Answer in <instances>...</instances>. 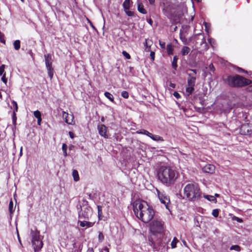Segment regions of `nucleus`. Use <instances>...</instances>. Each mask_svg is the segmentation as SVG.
<instances>
[{
	"mask_svg": "<svg viewBox=\"0 0 252 252\" xmlns=\"http://www.w3.org/2000/svg\"><path fill=\"white\" fill-rule=\"evenodd\" d=\"M132 207L136 217L145 223L150 221L155 215L153 207L146 201L136 200L132 203Z\"/></svg>",
	"mask_w": 252,
	"mask_h": 252,
	"instance_id": "nucleus-1",
	"label": "nucleus"
},
{
	"mask_svg": "<svg viewBox=\"0 0 252 252\" xmlns=\"http://www.w3.org/2000/svg\"><path fill=\"white\" fill-rule=\"evenodd\" d=\"M157 178L164 185L170 187L174 185L179 177L178 172L169 166H161L157 170Z\"/></svg>",
	"mask_w": 252,
	"mask_h": 252,
	"instance_id": "nucleus-2",
	"label": "nucleus"
},
{
	"mask_svg": "<svg viewBox=\"0 0 252 252\" xmlns=\"http://www.w3.org/2000/svg\"><path fill=\"white\" fill-rule=\"evenodd\" d=\"M184 193L189 200L195 201L201 196V191L198 186L195 183L187 184L184 189Z\"/></svg>",
	"mask_w": 252,
	"mask_h": 252,
	"instance_id": "nucleus-3",
	"label": "nucleus"
},
{
	"mask_svg": "<svg viewBox=\"0 0 252 252\" xmlns=\"http://www.w3.org/2000/svg\"><path fill=\"white\" fill-rule=\"evenodd\" d=\"M226 82L229 86L232 87H242L252 83L250 79L239 75L227 76Z\"/></svg>",
	"mask_w": 252,
	"mask_h": 252,
	"instance_id": "nucleus-4",
	"label": "nucleus"
},
{
	"mask_svg": "<svg viewBox=\"0 0 252 252\" xmlns=\"http://www.w3.org/2000/svg\"><path fill=\"white\" fill-rule=\"evenodd\" d=\"M32 240V243L34 251L39 252L43 247V243L40 239L39 232L38 231L31 232Z\"/></svg>",
	"mask_w": 252,
	"mask_h": 252,
	"instance_id": "nucleus-5",
	"label": "nucleus"
},
{
	"mask_svg": "<svg viewBox=\"0 0 252 252\" xmlns=\"http://www.w3.org/2000/svg\"><path fill=\"white\" fill-rule=\"evenodd\" d=\"M45 62V65L48 70V74L50 78L52 79L54 75V69L52 67V59L50 54H45L44 56Z\"/></svg>",
	"mask_w": 252,
	"mask_h": 252,
	"instance_id": "nucleus-6",
	"label": "nucleus"
},
{
	"mask_svg": "<svg viewBox=\"0 0 252 252\" xmlns=\"http://www.w3.org/2000/svg\"><path fill=\"white\" fill-rule=\"evenodd\" d=\"M188 86L186 88V91L189 95L191 94L194 91V87L196 82V76L194 75H191V74H188Z\"/></svg>",
	"mask_w": 252,
	"mask_h": 252,
	"instance_id": "nucleus-7",
	"label": "nucleus"
},
{
	"mask_svg": "<svg viewBox=\"0 0 252 252\" xmlns=\"http://www.w3.org/2000/svg\"><path fill=\"white\" fill-rule=\"evenodd\" d=\"M157 191L158 197L160 202L164 204L166 208L169 210V204L170 203L169 198L166 195V193L163 191H160L157 189Z\"/></svg>",
	"mask_w": 252,
	"mask_h": 252,
	"instance_id": "nucleus-8",
	"label": "nucleus"
},
{
	"mask_svg": "<svg viewBox=\"0 0 252 252\" xmlns=\"http://www.w3.org/2000/svg\"><path fill=\"white\" fill-rule=\"evenodd\" d=\"M93 212L92 208L88 206H84L82 208V211L79 214L80 220H88L91 216Z\"/></svg>",
	"mask_w": 252,
	"mask_h": 252,
	"instance_id": "nucleus-9",
	"label": "nucleus"
},
{
	"mask_svg": "<svg viewBox=\"0 0 252 252\" xmlns=\"http://www.w3.org/2000/svg\"><path fill=\"white\" fill-rule=\"evenodd\" d=\"M163 223L158 220H154L150 224V228L153 233H160L162 231Z\"/></svg>",
	"mask_w": 252,
	"mask_h": 252,
	"instance_id": "nucleus-10",
	"label": "nucleus"
},
{
	"mask_svg": "<svg viewBox=\"0 0 252 252\" xmlns=\"http://www.w3.org/2000/svg\"><path fill=\"white\" fill-rule=\"evenodd\" d=\"M63 118L64 120L66 123L70 125H75L74 121V116L72 114H69L68 113L63 111Z\"/></svg>",
	"mask_w": 252,
	"mask_h": 252,
	"instance_id": "nucleus-11",
	"label": "nucleus"
},
{
	"mask_svg": "<svg viewBox=\"0 0 252 252\" xmlns=\"http://www.w3.org/2000/svg\"><path fill=\"white\" fill-rule=\"evenodd\" d=\"M150 245L153 247L154 251L162 252L165 251L167 249L166 244L162 242H160L158 246H157L153 241H151Z\"/></svg>",
	"mask_w": 252,
	"mask_h": 252,
	"instance_id": "nucleus-12",
	"label": "nucleus"
},
{
	"mask_svg": "<svg viewBox=\"0 0 252 252\" xmlns=\"http://www.w3.org/2000/svg\"><path fill=\"white\" fill-rule=\"evenodd\" d=\"M172 6L168 3H162V11L163 13L167 17L171 15L172 13Z\"/></svg>",
	"mask_w": 252,
	"mask_h": 252,
	"instance_id": "nucleus-13",
	"label": "nucleus"
},
{
	"mask_svg": "<svg viewBox=\"0 0 252 252\" xmlns=\"http://www.w3.org/2000/svg\"><path fill=\"white\" fill-rule=\"evenodd\" d=\"M97 129L99 134L101 136H103L105 138L108 137L107 134H106L107 127L104 125L101 124L98 125Z\"/></svg>",
	"mask_w": 252,
	"mask_h": 252,
	"instance_id": "nucleus-14",
	"label": "nucleus"
},
{
	"mask_svg": "<svg viewBox=\"0 0 252 252\" xmlns=\"http://www.w3.org/2000/svg\"><path fill=\"white\" fill-rule=\"evenodd\" d=\"M202 170L204 172L212 174L215 171V167L212 164H208L203 167Z\"/></svg>",
	"mask_w": 252,
	"mask_h": 252,
	"instance_id": "nucleus-15",
	"label": "nucleus"
},
{
	"mask_svg": "<svg viewBox=\"0 0 252 252\" xmlns=\"http://www.w3.org/2000/svg\"><path fill=\"white\" fill-rule=\"evenodd\" d=\"M152 43L153 42L152 40L145 39V42H144L145 51H151V46L152 45Z\"/></svg>",
	"mask_w": 252,
	"mask_h": 252,
	"instance_id": "nucleus-16",
	"label": "nucleus"
},
{
	"mask_svg": "<svg viewBox=\"0 0 252 252\" xmlns=\"http://www.w3.org/2000/svg\"><path fill=\"white\" fill-rule=\"evenodd\" d=\"M79 222L80 223V225L81 227L87 226V227H92L94 224V222H90L85 220H79Z\"/></svg>",
	"mask_w": 252,
	"mask_h": 252,
	"instance_id": "nucleus-17",
	"label": "nucleus"
},
{
	"mask_svg": "<svg viewBox=\"0 0 252 252\" xmlns=\"http://www.w3.org/2000/svg\"><path fill=\"white\" fill-rule=\"evenodd\" d=\"M153 140L157 141V142H162L164 141V139L162 137L158 135H155L151 133V135L150 137Z\"/></svg>",
	"mask_w": 252,
	"mask_h": 252,
	"instance_id": "nucleus-18",
	"label": "nucleus"
},
{
	"mask_svg": "<svg viewBox=\"0 0 252 252\" xmlns=\"http://www.w3.org/2000/svg\"><path fill=\"white\" fill-rule=\"evenodd\" d=\"M138 10L139 12L145 14L147 13V10L144 8V5L141 3H139L137 6Z\"/></svg>",
	"mask_w": 252,
	"mask_h": 252,
	"instance_id": "nucleus-19",
	"label": "nucleus"
},
{
	"mask_svg": "<svg viewBox=\"0 0 252 252\" xmlns=\"http://www.w3.org/2000/svg\"><path fill=\"white\" fill-rule=\"evenodd\" d=\"M130 5V0H125L123 4V6L124 9V10L126 9H129Z\"/></svg>",
	"mask_w": 252,
	"mask_h": 252,
	"instance_id": "nucleus-20",
	"label": "nucleus"
},
{
	"mask_svg": "<svg viewBox=\"0 0 252 252\" xmlns=\"http://www.w3.org/2000/svg\"><path fill=\"white\" fill-rule=\"evenodd\" d=\"M190 48L188 46H184L181 50V54L183 56L188 55L190 52Z\"/></svg>",
	"mask_w": 252,
	"mask_h": 252,
	"instance_id": "nucleus-21",
	"label": "nucleus"
},
{
	"mask_svg": "<svg viewBox=\"0 0 252 252\" xmlns=\"http://www.w3.org/2000/svg\"><path fill=\"white\" fill-rule=\"evenodd\" d=\"M136 133L138 134L146 135L149 137H150V136L151 135V133H150L148 131L145 130V129H140V130H137L136 131Z\"/></svg>",
	"mask_w": 252,
	"mask_h": 252,
	"instance_id": "nucleus-22",
	"label": "nucleus"
},
{
	"mask_svg": "<svg viewBox=\"0 0 252 252\" xmlns=\"http://www.w3.org/2000/svg\"><path fill=\"white\" fill-rule=\"evenodd\" d=\"M72 176L73 177L74 180L75 182H77L79 180V176L78 171L76 170H73L72 172Z\"/></svg>",
	"mask_w": 252,
	"mask_h": 252,
	"instance_id": "nucleus-23",
	"label": "nucleus"
},
{
	"mask_svg": "<svg viewBox=\"0 0 252 252\" xmlns=\"http://www.w3.org/2000/svg\"><path fill=\"white\" fill-rule=\"evenodd\" d=\"M204 197L210 201L215 202H217V199L215 198V196L209 195H204Z\"/></svg>",
	"mask_w": 252,
	"mask_h": 252,
	"instance_id": "nucleus-24",
	"label": "nucleus"
},
{
	"mask_svg": "<svg viewBox=\"0 0 252 252\" xmlns=\"http://www.w3.org/2000/svg\"><path fill=\"white\" fill-rule=\"evenodd\" d=\"M104 95L106 97H107L109 100L111 102L114 101V97L113 95L109 92H105L104 93Z\"/></svg>",
	"mask_w": 252,
	"mask_h": 252,
	"instance_id": "nucleus-25",
	"label": "nucleus"
},
{
	"mask_svg": "<svg viewBox=\"0 0 252 252\" xmlns=\"http://www.w3.org/2000/svg\"><path fill=\"white\" fill-rule=\"evenodd\" d=\"M14 49L18 50L20 48V41L19 40H15L13 43Z\"/></svg>",
	"mask_w": 252,
	"mask_h": 252,
	"instance_id": "nucleus-26",
	"label": "nucleus"
},
{
	"mask_svg": "<svg viewBox=\"0 0 252 252\" xmlns=\"http://www.w3.org/2000/svg\"><path fill=\"white\" fill-rule=\"evenodd\" d=\"M249 127V125L248 124H245V125H243L241 128V132L245 134H246V132L245 131V129H247V133H249V130L248 129V127Z\"/></svg>",
	"mask_w": 252,
	"mask_h": 252,
	"instance_id": "nucleus-27",
	"label": "nucleus"
},
{
	"mask_svg": "<svg viewBox=\"0 0 252 252\" xmlns=\"http://www.w3.org/2000/svg\"><path fill=\"white\" fill-rule=\"evenodd\" d=\"M167 52L169 55H172L173 53V48L171 44H168L167 46Z\"/></svg>",
	"mask_w": 252,
	"mask_h": 252,
	"instance_id": "nucleus-28",
	"label": "nucleus"
},
{
	"mask_svg": "<svg viewBox=\"0 0 252 252\" xmlns=\"http://www.w3.org/2000/svg\"><path fill=\"white\" fill-rule=\"evenodd\" d=\"M177 60H178V57L177 56L174 57L173 61L172 63V67L175 69H176V68L177 67Z\"/></svg>",
	"mask_w": 252,
	"mask_h": 252,
	"instance_id": "nucleus-29",
	"label": "nucleus"
},
{
	"mask_svg": "<svg viewBox=\"0 0 252 252\" xmlns=\"http://www.w3.org/2000/svg\"><path fill=\"white\" fill-rule=\"evenodd\" d=\"M230 250H234L237 252H240L241 250V248L239 245H232V246L230 247Z\"/></svg>",
	"mask_w": 252,
	"mask_h": 252,
	"instance_id": "nucleus-30",
	"label": "nucleus"
},
{
	"mask_svg": "<svg viewBox=\"0 0 252 252\" xmlns=\"http://www.w3.org/2000/svg\"><path fill=\"white\" fill-rule=\"evenodd\" d=\"M178 242V240L176 237H174L171 243V248L172 249L175 248L176 247V245Z\"/></svg>",
	"mask_w": 252,
	"mask_h": 252,
	"instance_id": "nucleus-31",
	"label": "nucleus"
},
{
	"mask_svg": "<svg viewBox=\"0 0 252 252\" xmlns=\"http://www.w3.org/2000/svg\"><path fill=\"white\" fill-rule=\"evenodd\" d=\"M67 145L63 143L62 145V149H63V155H64V157H67Z\"/></svg>",
	"mask_w": 252,
	"mask_h": 252,
	"instance_id": "nucleus-32",
	"label": "nucleus"
},
{
	"mask_svg": "<svg viewBox=\"0 0 252 252\" xmlns=\"http://www.w3.org/2000/svg\"><path fill=\"white\" fill-rule=\"evenodd\" d=\"M11 103L13 105V106L14 107V111H13V112H15V113H16L18 111V105H17V102L15 101H14L13 100L11 101Z\"/></svg>",
	"mask_w": 252,
	"mask_h": 252,
	"instance_id": "nucleus-33",
	"label": "nucleus"
},
{
	"mask_svg": "<svg viewBox=\"0 0 252 252\" xmlns=\"http://www.w3.org/2000/svg\"><path fill=\"white\" fill-rule=\"evenodd\" d=\"M204 26H205V30L206 31V32L209 33V30L210 29V27H211V25L209 23H206V22H204Z\"/></svg>",
	"mask_w": 252,
	"mask_h": 252,
	"instance_id": "nucleus-34",
	"label": "nucleus"
},
{
	"mask_svg": "<svg viewBox=\"0 0 252 252\" xmlns=\"http://www.w3.org/2000/svg\"><path fill=\"white\" fill-rule=\"evenodd\" d=\"M33 115L37 119L41 118V113L38 110L35 111L33 113Z\"/></svg>",
	"mask_w": 252,
	"mask_h": 252,
	"instance_id": "nucleus-35",
	"label": "nucleus"
},
{
	"mask_svg": "<svg viewBox=\"0 0 252 252\" xmlns=\"http://www.w3.org/2000/svg\"><path fill=\"white\" fill-rule=\"evenodd\" d=\"M98 238L99 242H102L103 241L104 237L101 232H99Z\"/></svg>",
	"mask_w": 252,
	"mask_h": 252,
	"instance_id": "nucleus-36",
	"label": "nucleus"
},
{
	"mask_svg": "<svg viewBox=\"0 0 252 252\" xmlns=\"http://www.w3.org/2000/svg\"><path fill=\"white\" fill-rule=\"evenodd\" d=\"M121 95L125 98H128L129 96V94L127 92L124 91L122 92Z\"/></svg>",
	"mask_w": 252,
	"mask_h": 252,
	"instance_id": "nucleus-37",
	"label": "nucleus"
},
{
	"mask_svg": "<svg viewBox=\"0 0 252 252\" xmlns=\"http://www.w3.org/2000/svg\"><path fill=\"white\" fill-rule=\"evenodd\" d=\"M5 66L4 64H2L0 66V76H2L4 73H5L4 72Z\"/></svg>",
	"mask_w": 252,
	"mask_h": 252,
	"instance_id": "nucleus-38",
	"label": "nucleus"
},
{
	"mask_svg": "<svg viewBox=\"0 0 252 252\" xmlns=\"http://www.w3.org/2000/svg\"><path fill=\"white\" fill-rule=\"evenodd\" d=\"M97 210H98V217L99 219L100 220V217L102 214V207L100 206H97Z\"/></svg>",
	"mask_w": 252,
	"mask_h": 252,
	"instance_id": "nucleus-39",
	"label": "nucleus"
},
{
	"mask_svg": "<svg viewBox=\"0 0 252 252\" xmlns=\"http://www.w3.org/2000/svg\"><path fill=\"white\" fill-rule=\"evenodd\" d=\"M219 211L218 209H214L212 214L214 217L217 218L219 216Z\"/></svg>",
	"mask_w": 252,
	"mask_h": 252,
	"instance_id": "nucleus-40",
	"label": "nucleus"
},
{
	"mask_svg": "<svg viewBox=\"0 0 252 252\" xmlns=\"http://www.w3.org/2000/svg\"><path fill=\"white\" fill-rule=\"evenodd\" d=\"M122 54L123 56L126 59H130V55L126 52V51H123L122 52Z\"/></svg>",
	"mask_w": 252,
	"mask_h": 252,
	"instance_id": "nucleus-41",
	"label": "nucleus"
},
{
	"mask_svg": "<svg viewBox=\"0 0 252 252\" xmlns=\"http://www.w3.org/2000/svg\"><path fill=\"white\" fill-rule=\"evenodd\" d=\"M124 11L128 16H132L133 15V12L129 11V9L125 10Z\"/></svg>",
	"mask_w": 252,
	"mask_h": 252,
	"instance_id": "nucleus-42",
	"label": "nucleus"
},
{
	"mask_svg": "<svg viewBox=\"0 0 252 252\" xmlns=\"http://www.w3.org/2000/svg\"><path fill=\"white\" fill-rule=\"evenodd\" d=\"M208 41L209 43L211 45V46L214 47L215 44V40L213 38H210L208 39Z\"/></svg>",
	"mask_w": 252,
	"mask_h": 252,
	"instance_id": "nucleus-43",
	"label": "nucleus"
},
{
	"mask_svg": "<svg viewBox=\"0 0 252 252\" xmlns=\"http://www.w3.org/2000/svg\"><path fill=\"white\" fill-rule=\"evenodd\" d=\"M12 122L13 124L15 125L16 123V113L15 112H13V115H12Z\"/></svg>",
	"mask_w": 252,
	"mask_h": 252,
	"instance_id": "nucleus-44",
	"label": "nucleus"
},
{
	"mask_svg": "<svg viewBox=\"0 0 252 252\" xmlns=\"http://www.w3.org/2000/svg\"><path fill=\"white\" fill-rule=\"evenodd\" d=\"M13 203L12 201L9 202V210L10 213L13 212Z\"/></svg>",
	"mask_w": 252,
	"mask_h": 252,
	"instance_id": "nucleus-45",
	"label": "nucleus"
},
{
	"mask_svg": "<svg viewBox=\"0 0 252 252\" xmlns=\"http://www.w3.org/2000/svg\"><path fill=\"white\" fill-rule=\"evenodd\" d=\"M0 41L2 43H5V40L4 39V35L0 31Z\"/></svg>",
	"mask_w": 252,
	"mask_h": 252,
	"instance_id": "nucleus-46",
	"label": "nucleus"
},
{
	"mask_svg": "<svg viewBox=\"0 0 252 252\" xmlns=\"http://www.w3.org/2000/svg\"><path fill=\"white\" fill-rule=\"evenodd\" d=\"M5 73H4L1 77V80L5 84H6L7 83V79L6 78L5 76Z\"/></svg>",
	"mask_w": 252,
	"mask_h": 252,
	"instance_id": "nucleus-47",
	"label": "nucleus"
},
{
	"mask_svg": "<svg viewBox=\"0 0 252 252\" xmlns=\"http://www.w3.org/2000/svg\"><path fill=\"white\" fill-rule=\"evenodd\" d=\"M173 95L177 98V99H179L181 97V95L180 94L177 92H175L174 93H173Z\"/></svg>",
	"mask_w": 252,
	"mask_h": 252,
	"instance_id": "nucleus-48",
	"label": "nucleus"
},
{
	"mask_svg": "<svg viewBox=\"0 0 252 252\" xmlns=\"http://www.w3.org/2000/svg\"><path fill=\"white\" fill-rule=\"evenodd\" d=\"M159 45H160V47L162 49H164L165 47V42H161L160 40H159Z\"/></svg>",
	"mask_w": 252,
	"mask_h": 252,
	"instance_id": "nucleus-49",
	"label": "nucleus"
},
{
	"mask_svg": "<svg viewBox=\"0 0 252 252\" xmlns=\"http://www.w3.org/2000/svg\"><path fill=\"white\" fill-rule=\"evenodd\" d=\"M150 57L151 59L154 61L155 60V52L153 51H151L150 52Z\"/></svg>",
	"mask_w": 252,
	"mask_h": 252,
	"instance_id": "nucleus-50",
	"label": "nucleus"
},
{
	"mask_svg": "<svg viewBox=\"0 0 252 252\" xmlns=\"http://www.w3.org/2000/svg\"><path fill=\"white\" fill-rule=\"evenodd\" d=\"M209 68L211 70H212L213 72L215 70V67L214 66L213 63H211L210 65H209Z\"/></svg>",
	"mask_w": 252,
	"mask_h": 252,
	"instance_id": "nucleus-51",
	"label": "nucleus"
},
{
	"mask_svg": "<svg viewBox=\"0 0 252 252\" xmlns=\"http://www.w3.org/2000/svg\"><path fill=\"white\" fill-rule=\"evenodd\" d=\"M233 220H236L238 222H241L242 221V220L241 219H240L236 217H235L234 218Z\"/></svg>",
	"mask_w": 252,
	"mask_h": 252,
	"instance_id": "nucleus-52",
	"label": "nucleus"
},
{
	"mask_svg": "<svg viewBox=\"0 0 252 252\" xmlns=\"http://www.w3.org/2000/svg\"><path fill=\"white\" fill-rule=\"evenodd\" d=\"M169 86L172 88H175L176 87V85L174 83L170 82L169 84Z\"/></svg>",
	"mask_w": 252,
	"mask_h": 252,
	"instance_id": "nucleus-53",
	"label": "nucleus"
},
{
	"mask_svg": "<svg viewBox=\"0 0 252 252\" xmlns=\"http://www.w3.org/2000/svg\"><path fill=\"white\" fill-rule=\"evenodd\" d=\"M86 252H94V250L93 248H88V249L87 250Z\"/></svg>",
	"mask_w": 252,
	"mask_h": 252,
	"instance_id": "nucleus-54",
	"label": "nucleus"
},
{
	"mask_svg": "<svg viewBox=\"0 0 252 252\" xmlns=\"http://www.w3.org/2000/svg\"><path fill=\"white\" fill-rule=\"evenodd\" d=\"M149 1V3L152 4V5H154L155 4V0H148Z\"/></svg>",
	"mask_w": 252,
	"mask_h": 252,
	"instance_id": "nucleus-55",
	"label": "nucleus"
},
{
	"mask_svg": "<svg viewBox=\"0 0 252 252\" xmlns=\"http://www.w3.org/2000/svg\"><path fill=\"white\" fill-rule=\"evenodd\" d=\"M41 120H42L41 118L37 119V124H38V125H39V126L40 125V123H41Z\"/></svg>",
	"mask_w": 252,
	"mask_h": 252,
	"instance_id": "nucleus-56",
	"label": "nucleus"
},
{
	"mask_svg": "<svg viewBox=\"0 0 252 252\" xmlns=\"http://www.w3.org/2000/svg\"><path fill=\"white\" fill-rule=\"evenodd\" d=\"M191 71L193 72V74L192 75H194L195 76V75L196 74L197 71L195 69H191Z\"/></svg>",
	"mask_w": 252,
	"mask_h": 252,
	"instance_id": "nucleus-57",
	"label": "nucleus"
},
{
	"mask_svg": "<svg viewBox=\"0 0 252 252\" xmlns=\"http://www.w3.org/2000/svg\"><path fill=\"white\" fill-rule=\"evenodd\" d=\"M69 135H70V137L71 138H73V133L71 132H69Z\"/></svg>",
	"mask_w": 252,
	"mask_h": 252,
	"instance_id": "nucleus-58",
	"label": "nucleus"
},
{
	"mask_svg": "<svg viewBox=\"0 0 252 252\" xmlns=\"http://www.w3.org/2000/svg\"><path fill=\"white\" fill-rule=\"evenodd\" d=\"M238 69L240 70H241L242 71H243V72H247L246 71H245V70H244L243 69L241 68H240V67H238Z\"/></svg>",
	"mask_w": 252,
	"mask_h": 252,
	"instance_id": "nucleus-59",
	"label": "nucleus"
},
{
	"mask_svg": "<svg viewBox=\"0 0 252 252\" xmlns=\"http://www.w3.org/2000/svg\"><path fill=\"white\" fill-rule=\"evenodd\" d=\"M248 89H249V91L252 92V86H250L248 88Z\"/></svg>",
	"mask_w": 252,
	"mask_h": 252,
	"instance_id": "nucleus-60",
	"label": "nucleus"
},
{
	"mask_svg": "<svg viewBox=\"0 0 252 252\" xmlns=\"http://www.w3.org/2000/svg\"><path fill=\"white\" fill-rule=\"evenodd\" d=\"M104 251H105V252H109V249H108L107 248H105L104 249Z\"/></svg>",
	"mask_w": 252,
	"mask_h": 252,
	"instance_id": "nucleus-61",
	"label": "nucleus"
},
{
	"mask_svg": "<svg viewBox=\"0 0 252 252\" xmlns=\"http://www.w3.org/2000/svg\"><path fill=\"white\" fill-rule=\"evenodd\" d=\"M22 147L21 148V151H20V155L21 156L22 154Z\"/></svg>",
	"mask_w": 252,
	"mask_h": 252,
	"instance_id": "nucleus-62",
	"label": "nucleus"
},
{
	"mask_svg": "<svg viewBox=\"0 0 252 252\" xmlns=\"http://www.w3.org/2000/svg\"><path fill=\"white\" fill-rule=\"evenodd\" d=\"M215 195V196L218 197L219 196V194L216 193Z\"/></svg>",
	"mask_w": 252,
	"mask_h": 252,
	"instance_id": "nucleus-63",
	"label": "nucleus"
},
{
	"mask_svg": "<svg viewBox=\"0 0 252 252\" xmlns=\"http://www.w3.org/2000/svg\"><path fill=\"white\" fill-rule=\"evenodd\" d=\"M101 121H102V122H103V121H104V118H103V117H102V118H101Z\"/></svg>",
	"mask_w": 252,
	"mask_h": 252,
	"instance_id": "nucleus-64",
	"label": "nucleus"
}]
</instances>
